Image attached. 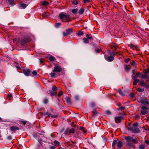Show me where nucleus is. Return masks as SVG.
<instances>
[{"label":"nucleus","instance_id":"obj_1","mask_svg":"<svg viewBox=\"0 0 149 149\" xmlns=\"http://www.w3.org/2000/svg\"><path fill=\"white\" fill-rule=\"evenodd\" d=\"M108 54L104 55L105 59L108 61L111 62L114 59V56L118 54V52H115L111 51H108L107 52Z\"/></svg>","mask_w":149,"mask_h":149},{"label":"nucleus","instance_id":"obj_2","mask_svg":"<svg viewBox=\"0 0 149 149\" xmlns=\"http://www.w3.org/2000/svg\"><path fill=\"white\" fill-rule=\"evenodd\" d=\"M29 41V37H25L24 38H15L13 40V42L15 43L17 45H19V44H20L22 45H24Z\"/></svg>","mask_w":149,"mask_h":149},{"label":"nucleus","instance_id":"obj_3","mask_svg":"<svg viewBox=\"0 0 149 149\" xmlns=\"http://www.w3.org/2000/svg\"><path fill=\"white\" fill-rule=\"evenodd\" d=\"M60 18L62 19L63 21L66 22H68L70 20V17L69 15H67L65 13H61L59 15Z\"/></svg>","mask_w":149,"mask_h":149},{"label":"nucleus","instance_id":"obj_4","mask_svg":"<svg viewBox=\"0 0 149 149\" xmlns=\"http://www.w3.org/2000/svg\"><path fill=\"white\" fill-rule=\"evenodd\" d=\"M138 124L137 123H134L132 127H129L128 128L129 130L132 131L136 133L139 132V130L137 128Z\"/></svg>","mask_w":149,"mask_h":149},{"label":"nucleus","instance_id":"obj_5","mask_svg":"<svg viewBox=\"0 0 149 149\" xmlns=\"http://www.w3.org/2000/svg\"><path fill=\"white\" fill-rule=\"evenodd\" d=\"M148 108L146 106H143L141 107V110L140 115H145L147 114L148 113Z\"/></svg>","mask_w":149,"mask_h":149},{"label":"nucleus","instance_id":"obj_6","mask_svg":"<svg viewBox=\"0 0 149 149\" xmlns=\"http://www.w3.org/2000/svg\"><path fill=\"white\" fill-rule=\"evenodd\" d=\"M72 32V29H69L66 30L65 32H63V36H65L68 35L70 33Z\"/></svg>","mask_w":149,"mask_h":149},{"label":"nucleus","instance_id":"obj_7","mask_svg":"<svg viewBox=\"0 0 149 149\" xmlns=\"http://www.w3.org/2000/svg\"><path fill=\"white\" fill-rule=\"evenodd\" d=\"M123 118V117L122 116H116L114 118L115 121L116 123H118L120 122Z\"/></svg>","mask_w":149,"mask_h":149},{"label":"nucleus","instance_id":"obj_8","mask_svg":"<svg viewBox=\"0 0 149 149\" xmlns=\"http://www.w3.org/2000/svg\"><path fill=\"white\" fill-rule=\"evenodd\" d=\"M62 68L58 66H55L53 72H60L62 70Z\"/></svg>","mask_w":149,"mask_h":149},{"label":"nucleus","instance_id":"obj_9","mask_svg":"<svg viewBox=\"0 0 149 149\" xmlns=\"http://www.w3.org/2000/svg\"><path fill=\"white\" fill-rule=\"evenodd\" d=\"M44 114L45 115H47L49 117H51L52 118H56L58 117V116L55 115H53L52 114L49 113L48 112H46L44 113Z\"/></svg>","mask_w":149,"mask_h":149},{"label":"nucleus","instance_id":"obj_10","mask_svg":"<svg viewBox=\"0 0 149 149\" xmlns=\"http://www.w3.org/2000/svg\"><path fill=\"white\" fill-rule=\"evenodd\" d=\"M127 142H132V143H134L136 140L134 139L133 137H129L126 138Z\"/></svg>","mask_w":149,"mask_h":149},{"label":"nucleus","instance_id":"obj_11","mask_svg":"<svg viewBox=\"0 0 149 149\" xmlns=\"http://www.w3.org/2000/svg\"><path fill=\"white\" fill-rule=\"evenodd\" d=\"M110 47L111 49L116 50L118 47V45L116 43H112L110 45Z\"/></svg>","mask_w":149,"mask_h":149},{"label":"nucleus","instance_id":"obj_12","mask_svg":"<svg viewBox=\"0 0 149 149\" xmlns=\"http://www.w3.org/2000/svg\"><path fill=\"white\" fill-rule=\"evenodd\" d=\"M23 73L27 76H29L30 73V71L29 69H23Z\"/></svg>","mask_w":149,"mask_h":149},{"label":"nucleus","instance_id":"obj_13","mask_svg":"<svg viewBox=\"0 0 149 149\" xmlns=\"http://www.w3.org/2000/svg\"><path fill=\"white\" fill-rule=\"evenodd\" d=\"M140 77L142 79L147 78H148L147 73H146L145 71L144 74H142L140 73Z\"/></svg>","mask_w":149,"mask_h":149},{"label":"nucleus","instance_id":"obj_14","mask_svg":"<svg viewBox=\"0 0 149 149\" xmlns=\"http://www.w3.org/2000/svg\"><path fill=\"white\" fill-rule=\"evenodd\" d=\"M140 72H136V74L134 75V74L132 75V78L133 79H136V78L138 77H140Z\"/></svg>","mask_w":149,"mask_h":149},{"label":"nucleus","instance_id":"obj_15","mask_svg":"<svg viewBox=\"0 0 149 149\" xmlns=\"http://www.w3.org/2000/svg\"><path fill=\"white\" fill-rule=\"evenodd\" d=\"M130 46L131 48H132L133 49H135L136 50H139V49L138 48V46L137 45L135 46L134 45L131 44L130 45Z\"/></svg>","mask_w":149,"mask_h":149},{"label":"nucleus","instance_id":"obj_16","mask_svg":"<svg viewBox=\"0 0 149 149\" xmlns=\"http://www.w3.org/2000/svg\"><path fill=\"white\" fill-rule=\"evenodd\" d=\"M11 130L12 131L18 130L19 129L18 127L16 126H13L10 127Z\"/></svg>","mask_w":149,"mask_h":149},{"label":"nucleus","instance_id":"obj_17","mask_svg":"<svg viewBox=\"0 0 149 149\" xmlns=\"http://www.w3.org/2000/svg\"><path fill=\"white\" fill-rule=\"evenodd\" d=\"M145 99V98H142L141 99L138 100V102L144 105Z\"/></svg>","mask_w":149,"mask_h":149},{"label":"nucleus","instance_id":"obj_18","mask_svg":"<svg viewBox=\"0 0 149 149\" xmlns=\"http://www.w3.org/2000/svg\"><path fill=\"white\" fill-rule=\"evenodd\" d=\"M49 15V14L48 12H44L42 14V16L43 18L47 17Z\"/></svg>","mask_w":149,"mask_h":149},{"label":"nucleus","instance_id":"obj_19","mask_svg":"<svg viewBox=\"0 0 149 149\" xmlns=\"http://www.w3.org/2000/svg\"><path fill=\"white\" fill-rule=\"evenodd\" d=\"M140 85L143 86H145L146 85V83L144 82V81L143 80L139 82Z\"/></svg>","mask_w":149,"mask_h":149},{"label":"nucleus","instance_id":"obj_20","mask_svg":"<svg viewBox=\"0 0 149 149\" xmlns=\"http://www.w3.org/2000/svg\"><path fill=\"white\" fill-rule=\"evenodd\" d=\"M134 81L133 82V84L134 86L136 85L137 83L139 82V80L138 79H134Z\"/></svg>","mask_w":149,"mask_h":149},{"label":"nucleus","instance_id":"obj_21","mask_svg":"<svg viewBox=\"0 0 149 149\" xmlns=\"http://www.w3.org/2000/svg\"><path fill=\"white\" fill-rule=\"evenodd\" d=\"M42 4L45 6H47L49 4L48 1H44L41 2Z\"/></svg>","mask_w":149,"mask_h":149},{"label":"nucleus","instance_id":"obj_22","mask_svg":"<svg viewBox=\"0 0 149 149\" xmlns=\"http://www.w3.org/2000/svg\"><path fill=\"white\" fill-rule=\"evenodd\" d=\"M132 143V142H127V145L130 147H132L134 145L133 144V143Z\"/></svg>","mask_w":149,"mask_h":149},{"label":"nucleus","instance_id":"obj_23","mask_svg":"<svg viewBox=\"0 0 149 149\" xmlns=\"http://www.w3.org/2000/svg\"><path fill=\"white\" fill-rule=\"evenodd\" d=\"M118 146L120 148H121L123 146V143L121 141H119L117 143Z\"/></svg>","mask_w":149,"mask_h":149},{"label":"nucleus","instance_id":"obj_24","mask_svg":"<svg viewBox=\"0 0 149 149\" xmlns=\"http://www.w3.org/2000/svg\"><path fill=\"white\" fill-rule=\"evenodd\" d=\"M49 60L50 61L52 62L55 60V58L53 56H51L49 57Z\"/></svg>","mask_w":149,"mask_h":149},{"label":"nucleus","instance_id":"obj_25","mask_svg":"<svg viewBox=\"0 0 149 149\" xmlns=\"http://www.w3.org/2000/svg\"><path fill=\"white\" fill-rule=\"evenodd\" d=\"M118 92L122 96H123L125 95L121 89H118Z\"/></svg>","mask_w":149,"mask_h":149},{"label":"nucleus","instance_id":"obj_26","mask_svg":"<svg viewBox=\"0 0 149 149\" xmlns=\"http://www.w3.org/2000/svg\"><path fill=\"white\" fill-rule=\"evenodd\" d=\"M49 92L50 93L51 96L56 95V93L55 92L52 91H49Z\"/></svg>","mask_w":149,"mask_h":149},{"label":"nucleus","instance_id":"obj_27","mask_svg":"<svg viewBox=\"0 0 149 149\" xmlns=\"http://www.w3.org/2000/svg\"><path fill=\"white\" fill-rule=\"evenodd\" d=\"M54 143L56 146H58L60 144V143L57 141H54Z\"/></svg>","mask_w":149,"mask_h":149},{"label":"nucleus","instance_id":"obj_28","mask_svg":"<svg viewBox=\"0 0 149 149\" xmlns=\"http://www.w3.org/2000/svg\"><path fill=\"white\" fill-rule=\"evenodd\" d=\"M61 24V23H57L55 24V27L58 28Z\"/></svg>","mask_w":149,"mask_h":149},{"label":"nucleus","instance_id":"obj_29","mask_svg":"<svg viewBox=\"0 0 149 149\" xmlns=\"http://www.w3.org/2000/svg\"><path fill=\"white\" fill-rule=\"evenodd\" d=\"M77 34L79 36H83L84 34V33L83 31H79V32L77 33Z\"/></svg>","mask_w":149,"mask_h":149},{"label":"nucleus","instance_id":"obj_30","mask_svg":"<svg viewBox=\"0 0 149 149\" xmlns=\"http://www.w3.org/2000/svg\"><path fill=\"white\" fill-rule=\"evenodd\" d=\"M66 99L68 103H71V99L70 97H66Z\"/></svg>","mask_w":149,"mask_h":149},{"label":"nucleus","instance_id":"obj_31","mask_svg":"<svg viewBox=\"0 0 149 149\" xmlns=\"http://www.w3.org/2000/svg\"><path fill=\"white\" fill-rule=\"evenodd\" d=\"M78 10L77 8L73 9H72V12L73 13L75 14L78 11Z\"/></svg>","mask_w":149,"mask_h":149},{"label":"nucleus","instance_id":"obj_32","mask_svg":"<svg viewBox=\"0 0 149 149\" xmlns=\"http://www.w3.org/2000/svg\"><path fill=\"white\" fill-rule=\"evenodd\" d=\"M84 12V9L83 8H81L79 11V14L81 15Z\"/></svg>","mask_w":149,"mask_h":149},{"label":"nucleus","instance_id":"obj_33","mask_svg":"<svg viewBox=\"0 0 149 149\" xmlns=\"http://www.w3.org/2000/svg\"><path fill=\"white\" fill-rule=\"evenodd\" d=\"M43 102L45 104H47L48 102V100L47 98H45L43 100Z\"/></svg>","mask_w":149,"mask_h":149},{"label":"nucleus","instance_id":"obj_34","mask_svg":"<svg viewBox=\"0 0 149 149\" xmlns=\"http://www.w3.org/2000/svg\"><path fill=\"white\" fill-rule=\"evenodd\" d=\"M125 69L127 71H129L130 69L129 67L127 66L126 65H124Z\"/></svg>","mask_w":149,"mask_h":149},{"label":"nucleus","instance_id":"obj_35","mask_svg":"<svg viewBox=\"0 0 149 149\" xmlns=\"http://www.w3.org/2000/svg\"><path fill=\"white\" fill-rule=\"evenodd\" d=\"M86 37L87 38V39L91 40L92 38V36L91 35H89L88 34H87L86 35Z\"/></svg>","mask_w":149,"mask_h":149},{"label":"nucleus","instance_id":"obj_36","mask_svg":"<svg viewBox=\"0 0 149 149\" xmlns=\"http://www.w3.org/2000/svg\"><path fill=\"white\" fill-rule=\"evenodd\" d=\"M139 149H144L145 148V146L143 144H141L139 146Z\"/></svg>","mask_w":149,"mask_h":149},{"label":"nucleus","instance_id":"obj_37","mask_svg":"<svg viewBox=\"0 0 149 149\" xmlns=\"http://www.w3.org/2000/svg\"><path fill=\"white\" fill-rule=\"evenodd\" d=\"M130 64L133 66H134L136 65V63L135 61L133 60L131 62Z\"/></svg>","mask_w":149,"mask_h":149},{"label":"nucleus","instance_id":"obj_38","mask_svg":"<svg viewBox=\"0 0 149 149\" xmlns=\"http://www.w3.org/2000/svg\"><path fill=\"white\" fill-rule=\"evenodd\" d=\"M137 90L139 92H142L144 91V89H142L141 88H139L137 89Z\"/></svg>","mask_w":149,"mask_h":149},{"label":"nucleus","instance_id":"obj_39","mask_svg":"<svg viewBox=\"0 0 149 149\" xmlns=\"http://www.w3.org/2000/svg\"><path fill=\"white\" fill-rule=\"evenodd\" d=\"M117 143V141L116 140H114L113 141L112 144V146L113 147L114 146L116 145Z\"/></svg>","mask_w":149,"mask_h":149},{"label":"nucleus","instance_id":"obj_40","mask_svg":"<svg viewBox=\"0 0 149 149\" xmlns=\"http://www.w3.org/2000/svg\"><path fill=\"white\" fill-rule=\"evenodd\" d=\"M20 6L23 8H25L26 7V5L25 4H20Z\"/></svg>","mask_w":149,"mask_h":149},{"label":"nucleus","instance_id":"obj_41","mask_svg":"<svg viewBox=\"0 0 149 149\" xmlns=\"http://www.w3.org/2000/svg\"><path fill=\"white\" fill-rule=\"evenodd\" d=\"M78 3V2L77 1H73L72 2V4L75 5H77Z\"/></svg>","mask_w":149,"mask_h":149},{"label":"nucleus","instance_id":"obj_42","mask_svg":"<svg viewBox=\"0 0 149 149\" xmlns=\"http://www.w3.org/2000/svg\"><path fill=\"white\" fill-rule=\"evenodd\" d=\"M130 59L129 58H125L124 59V61L126 63H127L130 61Z\"/></svg>","mask_w":149,"mask_h":149},{"label":"nucleus","instance_id":"obj_43","mask_svg":"<svg viewBox=\"0 0 149 149\" xmlns=\"http://www.w3.org/2000/svg\"><path fill=\"white\" fill-rule=\"evenodd\" d=\"M52 90L53 91H56L57 90V88L55 86H54L52 87Z\"/></svg>","mask_w":149,"mask_h":149},{"label":"nucleus","instance_id":"obj_44","mask_svg":"<svg viewBox=\"0 0 149 149\" xmlns=\"http://www.w3.org/2000/svg\"><path fill=\"white\" fill-rule=\"evenodd\" d=\"M70 132L74 133V130L73 128H71L70 130Z\"/></svg>","mask_w":149,"mask_h":149},{"label":"nucleus","instance_id":"obj_45","mask_svg":"<svg viewBox=\"0 0 149 149\" xmlns=\"http://www.w3.org/2000/svg\"><path fill=\"white\" fill-rule=\"evenodd\" d=\"M89 40L84 38V43H88L89 42Z\"/></svg>","mask_w":149,"mask_h":149},{"label":"nucleus","instance_id":"obj_46","mask_svg":"<svg viewBox=\"0 0 149 149\" xmlns=\"http://www.w3.org/2000/svg\"><path fill=\"white\" fill-rule=\"evenodd\" d=\"M51 76L52 77H55V76L56 75V74L54 73H50Z\"/></svg>","mask_w":149,"mask_h":149},{"label":"nucleus","instance_id":"obj_47","mask_svg":"<svg viewBox=\"0 0 149 149\" xmlns=\"http://www.w3.org/2000/svg\"><path fill=\"white\" fill-rule=\"evenodd\" d=\"M74 98L76 100H78L79 98V96L77 95H75Z\"/></svg>","mask_w":149,"mask_h":149},{"label":"nucleus","instance_id":"obj_48","mask_svg":"<svg viewBox=\"0 0 149 149\" xmlns=\"http://www.w3.org/2000/svg\"><path fill=\"white\" fill-rule=\"evenodd\" d=\"M149 104V101L148 100L146 99L145 102V104Z\"/></svg>","mask_w":149,"mask_h":149},{"label":"nucleus","instance_id":"obj_49","mask_svg":"<svg viewBox=\"0 0 149 149\" xmlns=\"http://www.w3.org/2000/svg\"><path fill=\"white\" fill-rule=\"evenodd\" d=\"M63 94V92L62 91H60L58 93V96H60L61 95Z\"/></svg>","mask_w":149,"mask_h":149},{"label":"nucleus","instance_id":"obj_50","mask_svg":"<svg viewBox=\"0 0 149 149\" xmlns=\"http://www.w3.org/2000/svg\"><path fill=\"white\" fill-rule=\"evenodd\" d=\"M145 71L146 72V73L149 74V68L147 69H145Z\"/></svg>","mask_w":149,"mask_h":149},{"label":"nucleus","instance_id":"obj_51","mask_svg":"<svg viewBox=\"0 0 149 149\" xmlns=\"http://www.w3.org/2000/svg\"><path fill=\"white\" fill-rule=\"evenodd\" d=\"M95 51L97 53H99L100 52V49L98 48H96Z\"/></svg>","mask_w":149,"mask_h":149},{"label":"nucleus","instance_id":"obj_52","mask_svg":"<svg viewBox=\"0 0 149 149\" xmlns=\"http://www.w3.org/2000/svg\"><path fill=\"white\" fill-rule=\"evenodd\" d=\"M130 96L131 98H133L134 97V95L133 93H130L129 95Z\"/></svg>","mask_w":149,"mask_h":149},{"label":"nucleus","instance_id":"obj_53","mask_svg":"<svg viewBox=\"0 0 149 149\" xmlns=\"http://www.w3.org/2000/svg\"><path fill=\"white\" fill-rule=\"evenodd\" d=\"M8 1L9 3L11 4L13 2L14 0H8Z\"/></svg>","mask_w":149,"mask_h":149},{"label":"nucleus","instance_id":"obj_54","mask_svg":"<svg viewBox=\"0 0 149 149\" xmlns=\"http://www.w3.org/2000/svg\"><path fill=\"white\" fill-rule=\"evenodd\" d=\"M7 139L9 140H11L12 139V137L10 135L9 136H8L7 137Z\"/></svg>","mask_w":149,"mask_h":149},{"label":"nucleus","instance_id":"obj_55","mask_svg":"<svg viewBox=\"0 0 149 149\" xmlns=\"http://www.w3.org/2000/svg\"><path fill=\"white\" fill-rule=\"evenodd\" d=\"M125 108V107H121L120 108H119L118 109V110H123Z\"/></svg>","mask_w":149,"mask_h":149},{"label":"nucleus","instance_id":"obj_56","mask_svg":"<svg viewBox=\"0 0 149 149\" xmlns=\"http://www.w3.org/2000/svg\"><path fill=\"white\" fill-rule=\"evenodd\" d=\"M93 113L95 115H96L97 113V111H96V110L95 109L93 110Z\"/></svg>","mask_w":149,"mask_h":149},{"label":"nucleus","instance_id":"obj_57","mask_svg":"<svg viewBox=\"0 0 149 149\" xmlns=\"http://www.w3.org/2000/svg\"><path fill=\"white\" fill-rule=\"evenodd\" d=\"M106 113L108 115H110L111 114V113L110 111H107L106 112Z\"/></svg>","mask_w":149,"mask_h":149},{"label":"nucleus","instance_id":"obj_58","mask_svg":"<svg viewBox=\"0 0 149 149\" xmlns=\"http://www.w3.org/2000/svg\"><path fill=\"white\" fill-rule=\"evenodd\" d=\"M32 74L33 75H36L37 74V73L36 71H34L32 72Z\"/></svg>","mask_w":149,"mask_h":149},{"label":"nucleus","instance_id":"obj_59","mask_svg":"<svg viewBox=\"0 0 149 149\" xmlns=\"http://www.w3.org/2000/svg\"><path fill=\"white\" fill-rule=\"evenodd\" d=\"M145 143L147 145H149V141L148 140H146L145 141Z\"/></svg>","mask_w":149,"mask_h":149},{"label":"nucleus","instance_id":"obj_60","mask_svg":"<svg viewBox=\"0 0 149 149\" xmlns=\"http://www.w3.org/2000/svg\"><path fill=\"white\" fill-rule=\"evenodd\" d=\"M146 85L145 86L146 87V88H149V85H148L147 84H146Z\"/></svg>","mask_w":149,"mask_h":149},{"label":"nucleus","instance_id":"obj_61","mask_svg":"<svg viewBox=\"0 0 149 149\" xmlns=\"http://www.w3.org/2000/svg\"><path fill=\"white\" fill-rule=\"evenodd\" d=\"M90 0H84V3H88L90 2Z\"/></svg>","mask_w":149,"mask_h":149},{"label":"nucleus","instance_id":"obj_62","mask_svg":"<svg viewBox=\"0 0 149 149\" xmlns=\"http://www.w3.org/2000/svg\"><path fill=\"white\" fill-rule=\"evenodd\" d=\"M71 125L72 127H74L75 126V125H74V123H72Z\"/></svg>","mask_w":149,"mask_h":149},{"label":"nucleus","instance_id":"obj_63","mask_svg":"<svg viewBox=\"0 0 149 149\" xmlns=\"http://www.w3.org/2000/svg\"><path fill=\"white\" fill-rule=\"evenodd\" d=\"M40 63H43V61L42 60V59H40Z\"/></svg>","mask_w":149,"mask_h":149},{"label":"nucleus","instance_id":"obj_64","mask_svg":"<svg viewBox=\"0 0 149 149\" xmlns=\"http://www.w3.org/2000/svg\"><path fill=\"white\" fill-rule=\"evenodd\" d=\"M132 72L133 73V75H134V74H135V72H134V70H133L132 71Z\"/></svg>","mask_w":149,"mask_h":149}]
</instances>
